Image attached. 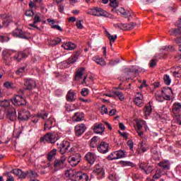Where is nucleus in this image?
I'll return each mask as SVG.
<instances>
[{"instance_id":"62","label":"nucleus","mask_w":181,"mask_h":181,"mask_svg":"<svg viewBox=\"0 0 181 181\" xmlns=\"http://www.w3.org/2000/svg\"><path fill=\"white\" fill-rule=\"evenodd\" d=\"M101 114L104 115V114H108V109L105 107V105H103L101 108Z\"/></svg>"},{"instance_id":"24","label":"nucleus","mask_w":181,"mask_h":181,"mask_svg":"<svg viewBox=\"0 0 181 181\" xmlns=\"http://www.w3.org/2000/svg\"><path fill=\"white\" fill-rule=\"evenodd\" d=\"M62 47H64L65 50H74L77 47V45L71 42H64Z\"/></svg>"},{"instance_id":"9","label":"nucleus","mask_w":181,"mask_h":181,"mask_svg":"<svg viewBox=\"0 0 181 181\" xmlns=\"http://www.w3.org/2000/svg\"><path fill=\"white\" fill-rule=\"evenodd\" d=\"M29 117H30V112L29 110L23 109L18 112V118L20 121H28L29 119Z\"/></svg>"},{"instance_id":"44","label":"nucleus","mask_w":181,"mask_h":181,"mask_svg":"<svg viewBox=\"0 0 181 181\" xmlns=\"http://www.w3.org/2000/svg\"><path fill=\"white\" fill-rule=\"evenodd\" d=\"M106 32V36L107 37H108L110 42V46H112V43H114L115 40H114V35H112L111 34H110V33H108V31H105Z\"/></svg>"},{"instance_id":"4","label":"nucleus","mask_w":181,"mask_h":181,"mask_svg":"<svg viewBox=\"0 0 181 181\" xmlns=\"http://www.w3.org/2000/svg\"><path fill=\"white\" fill-rule=\"evenodd\" d=\"M70 142L67 141H63L61 144H57V146L58 147V149L59 150V153L64 154L66 153V152H69V149L71 146Z\"/></svg>"},{"instance_id":"41","label":"nucleus","mask_w":181,"mask_h":181,"mask_svg":"<svg viewBox=\"0 0 181 181\" xmlns=\"http://www.w3.org/2000/svg\"><path fill=\"white\" fill-rule=\"evenodd\" d=\"M108 160H115L118 159L117 151L112 152L107 156Z\"/></svg>"},{"instance_id":"19","label":"nucleus","mask_w":181,"mask_h":181,"mask_svg":"<svg viewBox=\"0 0 181 181\" xmlns=\"http://www.w3.org/2000/svg\"><path fill=\"white\" fill-rule=\"evenodd\" d=\"M13 36L14 37H21V39H28V37L26 36L23 30L19 28H16L13 32Z\"/></svg>"},{"instance_id":"43","label":"nucleus","mask_w":181,"mask_h":181,"mask_svg":"<svg viewBox=\"0 0 181 181\" xmlns=\"http://www.w3.org/2000/svg\"><path fill=\"white\" fill-rule=\"evenodd\" d=\"M173 76L175 77H181V67L177 66L175 71L173 72Z\"/></svg>"},{"instance_id":"63","label":"nucleus","mask_w":181,"mask_h":181,"mask_svg":"<svg viewBox=\"0 0 181 181\" xmlns=\"http://www.w3.org/2000/svg\"><path fill=\"white\" fill-rule=\"evenodd\" d=\"M103 16H104V18H109L110 19L114 18V15H112L107 11H105V14Z\"/></svg>"},{"instance_id":"26","label":"nucleus","mask_w":181,"mask_h":181,"mask_svg":"<svg viewBox=\"0 0 181 181\" xmlns=\"http://www.w3.org/2000/svg\"><path fill=\"white\" fill-rule=\"evenodd\" d=\"M144 100V96L140 93H138L134 98V103L138 107H142V102Z\"/></svg>"},{"instance_id":"33","label":"nucleus","mask_w":181,"mask_h":181,"mask_svg":"<svg viewBox=\"0 0 181 181\" xmlns=\"http://www.w3.org/2000/svg\"><path fill=\"white\" fill-rule=\"evenodd\" d=\"M93 62H95L97 64H100V66H105V60L103 59V57H99L98 56L93 57L92 58Z\"/></svg>"},{"instance_id":"11","label":"nucleus","mask_w":181,"mask_h":181,"mask_svg":"<svg viewBox=\"0 0 181 181\" xmlns=\"http://www.w3.org/2000/svg\"><path fill=\"white\" fill-rule=\"evenodd\" d=\"M110 148V145L108 143L105 141H102L98 146V151L100 153H107L108 152V149Z\"/></svg>"},{"instance_id":"64","label":"nucleus","mask_w":181,"mask_h":181,"mask_svg":"<svg viewBox=\"0 0 181 181\" xmlns=\"http://www.w3.org/2000/svg\"><path fill=\"white\" fill-rule=\"evenodd\" d=\"M123 166H134V163L129 161H122Z\"/></svg>"},{"instance_id":"28","label":"nucleus","mask_w":181,"mask_h":181,"mask_svg":"<svg viewBox=\"0 0 181 181\" xmlns=\"http://www.w3.org/2000/svg\"><path fill=\"white\" fill-rule=\"evenodd\" d=\"M85 71V68L78 69L75 74V80H81V78H83V75L84 74Z\"/></svg>"},{"instance_id":"60","label":"nucleus","mask_w":181,"mask_h":181,"mask_svg":"<svg viewBox=\"0 0 181 181\" xmlns=\"http://www.w3.org/2000/svg\"><path fill=\"white\" fill-rule=\"evenodd\" d=\"M156 98L158 103H162L165 100V98H163V95H156Z\"/></svg>"},{"instance_id":"1","label":"nucleus","mask_w":181,"mask_h":181,"mask_svg":"<svg viewBox=\"0 0 181 181\" xmlns=\"http://www.w3.org/2000/svg\"><path fill=\"white\" fill-rule=\"evenodd\" d=\"M37 117H40L41 119L45 121L44 131H47V129L50 130L51 128L56 127V123L53 117L47 119L49 113L46 112H40L37 113Z\"/></svg>"},{"instance_id":"14","label":"nucleus","mask_w":181,"mask_h":181,"mask_svg":"<svg viewBox=\"0 0 181 181\" xmlns=\"http://www.w3.org/2000/svg\"><path fill=\"white\" fill-rule=\"evenodd\" d=\"M86 132V124H79L75 127V134L76 136H81Z\"/></svg>"},{"instance_id":"57","label":"nucleus","mask_w":181,"mask_h":181,"mask_svg":"<svg viewBox=\"0 0 181 181\" xmlns=\"http://www.w3.org/2000/svg\"><path fill=\"white\" fill-rule=\"evenodd\" d=\"M139 177H141V176H139V174H136V173L132 174V179H133L134 181L139 180Z\"/></svg>"},{"instance_id":"13","label":"nucleus","mask_w":181,"mask_h":181,"mask_svg":"<svg viewBox=\"0 0 181 181\" xmlns=\"http://www.w3.org/2000/svg\"><path fill=\"white\" fill-rule=\"evenodd\" d=\"M76 181H88V175L86 173L78 172L74 175Z\"/></svg>"},{"instance_id":"34","label":"nucleus","mask_w":181,"mask_h":181,"mask_svg":"<svg viewBox=\"0 0 181 181\" xmlns=\"http://www.w3.org/2000/svg\"><path fill=\"white\" fill-rule=\"evenodd\" d=\"M28 177L30 178V180L32 179H36V177H39V175H37V173L33 170H27Z\"/></svg>"},{"instance_id":"39","label":"nucleus","mask_w":181,"mask_h":181,"mask_svg":"<svg viewBox=\"0 0 181 181\" xmlns=\"http://www.w3.org/2000/svg\"><path fill=\"white\" fill-rule=\"evenodd\" d=\"M11 105V103L8 100H0V107L8 108Z\"/></svg>"},{"instance_id":"2","label":"nucleus","mask_w":181,"mask_h":181,"mask_svg":"<svg viewBox=\"0 0 181 181\" xmlns=\"http://www.w3.org/2000/svg\"><path fill=\"white\" fill-rule=\"evenodd\" d=\"M60 139L57 132H49L40 138V142H47L48 144H54Z\"/></svg>"},{"instance_id":"8","label":"nucleus","mask_w":181,"mask_h":181,"mask_svg":"<svg viewBox=\"0 0 181 181\" xmlns=\"http://www.w3.org/2000/svg\"><path fill=\"white\" fill-rule=\"evenodd\" d=\"M81 156H80V153H76V155H74L72 156L69 157V162L71 166H77L78 163H80V160L81 159Z\"/></svg>"},{"instance_id":"17","label":"nucleus","mask_w":181,"mask_h":181,"mask_svg":"<svg viewBox=\"0 0 181 181\" xmlns=\"http://www.w3.org/2000/svg\"><path fill=\"white\" fill-rule=\"evenodd\" d=\"M104 131H105V126H104V124H95L93 127V132H95V134H99L101 135V134L104 133Z\"/></svg>"},{"instance_id":"12","label":"nucleus","mask_w":181,"mask_h":181,"mask_svg":"<svg viewBox=\"0 0 181 181\" xmlns=\"http://www.w3.org/2000/svg\"><path fill=\"white\" fill-rule=\"evenodd\" d=\"M162 95L165 100H167V101H169L170 100V95H172V88L170 87H164L163 88V90H161Z\"/></svg>"},{"instance_id":"32","label":"nucleus","mask_w":181,"mask_h":181,"mask_svg":"<svg viewBox=\"0 0 181 181\" xmlns=\"http://www.w3.org/2000/svg\"><path fill=\"white\" fill-rule=\"evenodd\" d=\"M158 166L164 169V170H169L170 169V163H169V160L160 161L158 163Z\"/></svg>"},{"instance_id":"48","label":"nucleus","mask_w":181,"mask_h":181,"mask_svg":"<svg viewBox=\"0 0 181 181\" xmlns=\"http://www.w3.org/2000/svg\"><path fill=\"white\" fill-rule=\"evenodd\" d=\"M25 69L26 66H22L18 68V69L16 71V74H17V76H21V74H23V73H25Z\"/></svg>"},{"instance_id":"38","label":"nucleus","mask_w":181,"mask_h":181,"mask_svg":"<svg viewBox=\"0 0 181 181\" xmlns=\"http://www.w3.org/2000/svg\"><path fill=\"white\" fill-rule=\"evenodd\" d=\"M115 95H117V97H118L119 100H120V101H124V100H125V97L124 96V93H122V92H121V90H117L113 91Z\"/></svg>"},{"instance_id":"56","label":"nucleus","mask_w":181,"mask_h":181,"mask_svg":"<svg viewBox=\"0 0 181 181\" xmlns=\"http://www.w3.org/2000/svg\"><path fill=\"white\" fill-rule=\"evenodd\" d=\"M51 28L52 29H56V30H59V32H63V29L59 25H53L51 26Z\"/></svg>"},{"instance_id":"27","label":"nucleus","mask_w":181,"mask_h":181,"mask_svg":"<svg viewBox=\"0 0 181 181\" xmlns=\"http://www.w3.org/2000/svg\"><path fill=\"white\" fill-rule=\"evenodd\" d=\"M84 119V113L81 112H78L73 116V120L76 122H80Z\"/></svg>"},{"instance_id":"45","label":"nucleus","mask_w":181,"mask_h":181,"mask_svg":"<svg viewBox=\"0 0 181 181\" xmlns=\"http://www.w3.org/2000/svg\"><path fill=\"white\" fill-rule=\"evenodd\" d=\"M116 153L117 155V159H121V158L125 157V151H124L122 150L116 151Z\"/></svg>"},{"instance_id":"7","label":"nucleus","mask_w":181,"mask_h":181,"mask_svg":"<svg viewBox=\"0 0 181 181\" xmlns=\"http://www.w3.org/2000/svg\"><path fill=\"white\" fill-rule=\"evenodd\" d=\"M24 87L25 90H33V88H36V82L31 78H25L24 79Z\"/></svg>"},{"instance_id":"36","label":"nucleus","mask_w":181,"mask_h":181,"mask_svg":"<svg viewBox=\"0 0 181 181\" xmlns=\"http://www.w3.org/2000/svg\"><path fill=\"white\" fill-rule=\"evenodd\" d=\"M57 153V149L53 148L47 155V159L49 161L53 160V158L56 156V154Z\"/></svg>"},{"instance_id":"18","label":"nucleus","mask_w":181,"mask_h":181,"mask_svg":"<svg viewBox=\"0 0 181 181\" xmlns=\"http://www.w3.org/2000/svg\"><path fill=\"white\" fill-rule=\"evenodd\" d=\"M16 110L15 108L11 107L10 110L7 111L6 119L9 121H16Z\"/></svg>"},{"instance_id":"61","label":"nucleus","mask_w":181,"mask_h":181,"mask_svg":"<svg viewBox=\"0 0 181 181\" xmlns=\"http://www.w3.org/2000/svg\"><path fill=\"white\" fill-rule=\"evenodd\" d=\"M39 118L40 117L37 116H37H35L32 118L31 122H33V124H37V122H39Z\"/></svg>"},{"instance_id":"59","label":"nucleus","mask_w":181,"mask_h":181,"mask_svg":"<svg viewBox=\"0 0 181 181\" xmlns=\"http://www.w3.org/2000/svg\"><path fill=\"white\" fill-rule=\"evenodd\" d=\"M124 18H129V16H132V13H131V11H124V13H123L122 14Z\"/></svg>"},{"instance_id":"49","label":"nucleus","mask_w":181,"mask_h":181,"mask_svg":"<svg viewBox=\"0 0 181 181\" xmlns=\"http://www.w3.org/2000/svg\"><path fill=\"white\" fill-rule=\"evenodd\" d=\"M162 176V170H157L156 171V174L153 176V179H160V177Z\"/></svg>"},{"instance_id":"58","label":"nucleus","mask_w":181,"mask_h":181,"mask_svg":"<svg viewBox=\"0 0 181 181\" xmlns=\"http://www.w3.org/2000/svg\"><path fill=\"white\" fill-rule=\"evenodd\" d=\"M118 63H119V59H117V60H111L109 62V66H115L117 64H118Z\"/></svg>"},{"instance_id":"50","label":"nucleus","mask_w":181,"mask_h":181,"mask_svg":"<svg viewBox=\"0 0 181 181\" xmlns=\"http://www.w3.org/2000/svg\"><path fill=\"white\" fill-rule=\"evenodd\" d=\"M90 91L88 90V89L87 88H82L81 91V95H83V97H87V95H88Z\"/></svg>"},{"instance_id":"15","label":"nucleus","mask_w":181,"mask_h":181,"mask_svg":"<svg viewBox=\"0 0 181 181\" xmlns=\"http://www.w3.org/2000/svg\"><path fill=\"white\" fill-rule=\"evenodd\" d=\"M0 18L2 20V25L4 28H7L9 25V23L12 22V18L8 14H1Z\"/></svg>"},{"instance_id":"21","label":"nucleus","mask_w":181,"mask_h":181,"mask_svg":"<svg viewBox=\"0 0 181 181\" xmlns=\"http://www.w3.org/2000/svg\"><path fill=\"white\" fill-rule=\"evenodd\" d=\"M85 158L90 165H94V162H95V154L92 152H88L86 154Z\"/></svg>"},{"instance_id":"37","label":"nucleus","mask_w":181,"mask_h":181,"mask_svg":"<svg viewBox=\"0 0 181 181\" xmlns=\"http://www.w3.org/2000/svg\"><path fill=\"white\" fill-rule=\"evenodd\" d=\"M151 112H152V106L151 104H148L144 107V114L146 117H149V115H151Z\"/></svg>"},{"instance_id":"30","label":"nucleus","mask_w":181,"mask_h":181,"mask_svg":"<svg viewBox=\"0 0 181 181\" xmlns=\"http://www.w3.org/2000/svg\"><path fill=\"white\" fill-rule=\"evenodd\" d=\"M40 22H42V20H40V16H39V14H35L33 19V23L29 24V26H31V28H35V29H39V27H37L36 24Z\"/></svg>"},{"instance_id":"55","label":"nucleus","mask_w":181,"mask_h":181,"mask_svg":"<svg viewBox=\"0 0 181 181\" xmlns=\"http://www.w3.org/2000/svg\"><path fill=\"white\" fill-rule=\"evenodd\" d=\"M119 4L117 1H110V6L112 8H118V6Z\"/></svg>"},{"instance_id":"6","label":"nucleus","mask_w":181,"mask_h":181,"mask_svg":"<svg viewBox=\"0 0 181 181\" xmlns=\"http://www.w3.org/2000/svg\"><path fill=\"white\" fill-rule=\"evenodd\" d=\"M66 156H63L60 159H57L54 162V168L59 170L60 169H63L64 168V162H66Z\"/></svg>"},{"instance_id":"5","label":"nucleus","mask_w":181,"mask_h":181,"mask_svg":"<svg viewBox=\"0 0 181 181\" xmlns=\"http://www.w3.org/2000/svg\"><path fill=\"white\" fill-rule=\"evenodd\" d=\"M172 112L174 118H181V103H175L173 105Z\"/></svg>"},{"instance_id":"53","label":"nucleus","mask_w":181,"mask_h":181,"mask_svg":"<svg viewBox=\"0 0 181 181\" xmlns=\"http://www.w3.org/2000/svg\"><path fill=\"white\" fill-rule=\"evenodd\" d=\"M26 176H28V171L25 173L21 170V173H20V175L18 176L20 179H26Z\"/></svg>"},{"instance_id":"16","label":"nucleus","mask_w":181,"mask_h":181,"mask_svg":"<svg viewBox=\"0 0 181 181\" xmlns=\"http://www.w3.org/2000/svg\"><path fill=\"white\" fill-rule=\"evenodd\" d=\"M117 26L123 30H132L136 26V23H130L129 24L119 23L117 24Z\"/></svg>"},{"instance_id":"25","label":"nucleus","mask_w":181,"mask_h":181,"mask_svg":"<svg viewBox=\"0 0 181 181\" xmlns=\"http://www.w3.org/2000/svg\"><path fill=\"white\" fill-rule=\"evenodd\" d=\"M66 101H69L70 103L76 101V92H74V90H70L68 91L66 94Z\"/></svg>"},{"instance_id":"52","label":"nucleus","mask_w":181,"mask_h":181,"mask_svg":"<svg viewBox=\"0 0 181 181\" xmlns=\"http://www.w3.org/2000/svg\"><path fill=\"white\" fill-rule=\"evenodd\" d=\"M157 63H158V60H156V59H152L150 61L149 66L151 69H153V67H156Z\"/></svg>"},{"instance_id":"31","label":"nucleus","mask_w":181,"mask_h":181,"mask_svg":"<svg viewBox=\"0 0 181 181\" xmlns=\"http://www.w3.org/2000/svg\"><path fill=\"white\" fill-rule=\"evenodd\" d=\"M176 26H177L178 28H171L169 30V33L171 36H179V31L180 29H181V25L180 24H175Z\"/></svg>"},{"instance_id":"46","label":"nucleus","mask_w":181,"mask_h":181,"mask_svg":"<svg viewBox=\"0 0 181 181\" xmlns=\"http://www.w3.org/2000/svg\"><path fill=\"white\" fill-rule=\"evenodd\" d=\"M88 15H93V16H97V7L95 8H90L87 11Z\"/></svg>"},{"instance_id":"40","label":"nucleus","mask_w":181,"mask_h":181,"mask_svg":"<svg viewBox=\"0 0 181 181\" xmlns=\"http://www.w3.org/2000/svg\"><path fill=\"white\" fill-rule=\"evenodd\" d=\"M164 83L166 86H170V83H172V79L170 76L168 74H165L163 76Z\"/></svg>"},{"instance_id":"23","label":"nucleus","mask_w":181,"mask_h":181,"mask_svg":"<svg viewBox=\"0 0 181 181\" xmlns=\"http://www.w3.org/2000/svg\"><path fill=\"white\" fill-rule=\"evenodd\" d=\"M80 54H81V52L80 51L75 52L74 54L70 58H69L68 59L69 64H73L74 63H76Z\"/></svg>"},{"instance_id":"20","label":"nucleus","mask_w":181,"mask_h":181,"mask_svg":"<svg viewBox=\"0 0 181 181\" xmlns=\"http://www.w3.org/2000/svg\"><path fill=\"white\" fill-rule=\"evenodd\" d=\"M28 57V53L26 51L24 52H20L17 54H16L13 57V59L16 60V62H21L23 59H25Z\"/></svg>"},{"instance_id":"22","label":"nucleus","mask_w":181,"mask_h":181,"mask_svg":"<svg viewBox=\"0 0 181 181\" xmlns=\"http://www.w3.org/2000/svg\"><path fill=\"white\" fill-rule=\"evenodd\" d=\"M3 59L5 62V64H7V66H9V64H11V51H3Z\"/></svg>"},{"instance_id":"51","label":"nucleus","mask_w":181,"mask_h":181,"mask_svg":"<svg viewBox=\"0 0 181 181\" xmlns=\"http://www.w3.org/2000/svg\"><path fill=\"white\" fill-rule=\"evenodd\" d=\"M139 168L141 169V170H144L145 172L146 175H148V170H146V163H140Z\"/></svg>"},{"instance_id":"42","label":"nucleus","mask_w":181,"mask_h":181,"mask_svg":"<svg viewBox=\"0 0 181 181\" xmlns=\"http://www.w3.org/2000/svg\"><path fill=\"white\" fill-rule=\"evenodd\" d=\"M105 11L101 8L96 7V16H104Z\"/></svg>"},{"instance_id":"47","label":"nucleus","mask_w":181,"mask_h":181,"mask_svg":"<svg viewBox=\"0 0 181 181\" xmlns=\"http://www.w3.org/2000/svg\"><path fill=\"white\" fill-rule=\"evenodd\" d=\"M62 42V39L60 38H55L54 40H52L50 42V45L52 46H56V45H59Z\"/></svg>"},{"instance_id":"29","label":"nucleus","mask_w":181,"mask_h":181,"mask_svg":"<svg viewBox=\"0 0 181 181\" xmlns=\"http://www.w3.org/2000/svg\"><path fill=\"white\" fill-rule=\"evenodd\" d=\"M98 144H100V138L97 136H93L90 140V146L91 148H98Z\"/></svg>"},{"instance_id":"35","label":"nucleus","mask_w":181,"mask_h":181,"mask_svg":"<svg viewBox=\"0 0 181 181\" xmlns=\"http://www.w3.org/2000/svg\"><path fill=\"white\" fill-rule=\"evenodd\" d=\"M5 88L8 90H16V86L11 81H6L4 83Z\"/></svg>"},{"instance_id":"3","label":"nucleus","mask_w":181,"mask_h":181,"mask_svg":"<svg viewBox=\"0 0 181 181\" xmlns=\"http://www.w3.org/2000/svg\"><path fill=\"white\" fill-rule=\"evenodd\" d=\"M12 104L16 107H22V105H26L27 103L26 99L23 98L21 95H16L13 98H11Z\"/></svg>"},{"instance_id":"10","label":"nucleus","mask_w":181,"mask_h":181,"mask_svg":"<svg viewBox=\"0 0 181 181\" xmlns=\"http://www.w3.org/2000/svg\"><path fill=\"white\" fill-rule=\"evenodd\" d=\"M93 173L99 176L100 179H103V177L105 176V171H104V168L98 164L95 165V168L93 169Z\"/></svg>"},{"instance_id":"54","label":"nucleus","mask_w":181,"mask_h":181,"mask_svg":"<svg viewBox=\"0 0 181 181\" xmlns=\"http://www.w3.org/2000/svg\"><path fill=\"white\" fill-rule=\"evenodd\" d=\"M144 124H145L144 121H140V122H137V124H136L137 129H141L142 128H144Z\"/></svg>"}]
</instances>
